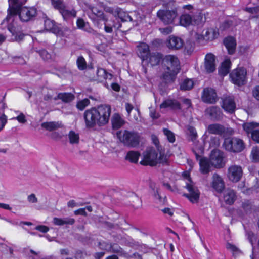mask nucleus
<instances>
[{"instance_id": "c756f323", "label": "nucleus", "mask_w": 259, "mask_h": 259, "mask_svg": "<svg viewBox=\"0 0 259 259\" xmlns=\"http://www.w3.org/2000/svg\"><path fill=\"white\" fill-rule=\"evenodd\" d=\"M54 99L55 100L60 99L64 102L68 103L74 99V96L71 93H59L58 95L54 98Z\"/></svg>"}, {"instance_id": "603ef678", "label": "nucleus", "mask_w": 259, "mask_h": 259, "mask_svg": "<svg viewBox=\"0 0 259 259\" xmlns=\"http://www.w3.org/2000/svg\"><path fill=\"white\" fill-rule=\"evenodd\" d=\"M210 146L211 147L217 148L220 146V140L218 137L211 138L209 142Z\"/></svg>"}, {"instance_id": "09e8293b", "label": "nucleus", "mask_w": 259, "mask_h": 259, "mask_svg": "<svg viewBox=\"0 0 259 259\" xmlns=\"http://www.w3.org/2000/svg\"><path fill=\"white\" fill-rule=\"evenodd\" d=\"M45 29L50 31H54L55 30V24L54 22L50 20H46L45 21Z\"/></svg>"}, {"instance_id": "7c9ffc66", "label": "nucleus", "mask_w": 259, "mask_h": 259, "mask_svg": "<svg viewBox=\"0 0 259 259\" xmlns=\"http://www.w3.org/2000/svg\"><path fill=\"white\" fill-rule=\"evenodd\" d=\"M259 126V124L256 122H246L243 124L242 127L244 131L248 135L252 134L254 131L257 130L256 128Z\"/></svg>"}, {"instance_id": "79ce46f5", "label": "nucleus", "mask_w": 259, "mask_h": 259, "mask_svg": "<svg viewBox=\"0 0 259 259\" xmlns=\"http://www.w3.org/2000/svg\"><path fill=\"white\" fill-rule=\"evenodd\" d=\"M85 210H87L89 212L92 211V207L91 206H88L84 208H79L74 211V213L75 215H82L86 216L87 215Z\"/></svg>"}, {"instance_id": "13d9d810", "label": "nucleus", "mask_w": 259, "mask_h": 259, "mask_svg": "<svg viewBox=\"0 0 259 259\" xmlns=\"http://www.w3.org/2000/svg\"><path fill=\"white\" fill-rule=\"evenodd\" d=\"M38 52L44 60H47L51 58V55L45 50H39Z\"/></svg>"}, {"instance_id": "9d476101", "label": "nucleus", "mask_w": 259, "mask_h": 259, "mask_svg": "<svg viewBox=\"0 0 259 259\" xmlns=\"http://www.w3.org/2000/svg\"><path fill=\"white\" fill-rule=\"evenodd\" d=\"M177 11L176 9L170 10H160L157 12V17L165 24L172 23L177 17Z\"/></svg>"}, {"instance_id": "6ab92c4d", "label": "nucleus", "mask_w": 259, "mask_h": 259, "mask_svg": "<svg viewBox=\"0 0 259 259\" xmlns=\"http://www.w3.org/2000/svg\"><path fill=\"white\" fill-rule=\"evenodd\" d=\"M137 53L143 60H147L150 54L149 46L144 42L140 43L137 47Z\"/></svg>"}, {"instance_id": "2f4dec72", "label": "nucleus", "mask_w": 259, "mask_h": 259, "mask_svg": "<svg viewBox=\"0 0 259 259\" xmlns=\"http://www.w3.org/2000/svg\"><path fill=\"white\" fill-rule=\"evenodd\" d=\"M180 23L184 26L193 24L192 17L189 14H183L180 18Z\"/></svg>"}, {"instance_id": "f257e3e1", "label": "nucleus", "mask_w": 259, "mask_h": 259, "mask_svg": "<svg viewBox=\"0 0 259 259\" xmlns=\"http://www.w3.org/2000/svg\"><path fill=\"white\" fill-rule=\"evenodd\" d=\"M25 2L26 0H9V8L8 10V15L3 21L1 25H3L6 22H15L18 13L20 19L23 22H27L34 18L37 14L36 9L34 7H22Z\"/></svg>"}, {"instance_id": "5701e85b", "label": "nucleus", "mask_w": 259, "mask_h": 259, "mask_svg": "<svg viewBox=\"0 0 259 259\" xmlns=\"http://www.w3.org/2000/svg\"><path fill=\"white\" fill-rule=\"evenodd\" d=\"M41 126L47 131H52L62 128L63 124L61 121H50L42 123Z\"/></svg>"}, {"instance_id": "c9c22d12", "label": "nucleus", "mask_w": 259, "mask_h": 259, "mask_svg": "<svg viewBox=\"0 0 259 259\" xmlns=\"http://www.w3.org/2000/svg\"><path fill=\"white\" fill-rule=\"evenodd\" d=\"M69 142L71 144H76L79 143V134L73 131H70L68 134Z\"/></svg>"}, {"instance_id": "423d86ee", "label": "nucleus", "mask_w": 259, "mask_h": 259, "mask_svg": "<svg viewBox=\"0 0 259 259\" xmlns=\"http://www.w3.org/2000/svg\"><path fill=\"white\" fill-rule=\"evenodd\" d=\"M117 135L120 141L125 146L135 147L139 144L140 136L137 132L121 131L117 133Z\"/></svg>"}, {"instance_id": "5fc2aeb1", "label": "nucleus", "mask_w": 259, "mask_h": 259, "mask_svg": "<svg viewBox=\"0 0 259 259\" xmlns=\"http://www.w3.org/2000/svg\"><path fill=\"white\" fill-rule=\"evenodd\" d=\"M252 204L249 200H244L242 202V208L246 212H248L251 209Z\"/></svg>"}, {"instance_id": "2eb2a0df", "label": "nucleus", "mask_w": 259, "mask_h": 259, "mask_svg": "<svg viewBox=\"0 0 259 259\" xmlns=\"http://www.w3.org/2000/svg\"><path fill=\"white\" fill-rule=\"evenodd\" d=\"M183 45L184 42L181 38L174 35L169 36L166 41V46L169 49L174 50L180 49Z\"/></svg>"}, {"instance_id": "72a5a7b5", "label": "nucleus", "mask_w": 259, "mask_h": 259, "mask_svg": "<svg viewBox=\"0 0 259 259\" xmlns=\"http://www.w3.org/2000/svg\"><path fill=\"white\" fill-rule=\"evenodd\" d=\"M59 12L64 19H66L70 17H74L76 16V11L73 9H71L70 10L67 9L65 6H64V8H62V10H60Z\"/></svg>"}, {"instance_id": "338daca9", "label": "nucleus", "mask_w": 259, "mask_h": 259, "mask_svg": "<svg viewBox=\"0 0 259 259\" xmlns=\"http://www.w3.org/2000/svg\"><path fill=\"white\" fill-rule=\"evenodd\" d=\"M111 249L115 253H122V248L119 247L117 245H111Z\"/></svg>"}, {"instance_id": "473e14b6", "label": "nucleus", "mask_w": 259, "mask_h": 259, "mask_svg": "<svg viewBox=\"0 0 259 259\" xmlns=\"http://www.w3.org/2000/svg\"><path fill=\"white\" fill-rule=\"evenodd\" d=\"M231 62L229 60H225L222 64L221 68L219 69V73L222 76H225L229 72Z\"/></svg>"}, {"instance_id": "680f3d73", "label": "nucleus", "mask_w": 259, "mask_h": 259, "mask_svg": "<svg viewBox=\"0 0 259 259\" xmlns=\"http://www.w3.org/2000/svg\"><path fill=\"white\" fill-rule=\"evenodd\" d=\"M160 32L164 34H168L172 31V28L171 26H167L165 28H160Z\"/></svg>"}, {"instance_id": "412c9836", "label": "nucleus", "mask_w": 259, "mask_h": 259, "mask_svg": "<svg viewBox=\"0 0 259 259\" xmlns=\"http://www.w3.org/2000/svg\"><path fill=\"white\" fill-rule=\"evenodd\" d=\"M212 186L219 192H221L225 188V184L223 179L217 174H214L213 175Z\"/></svg>"}, {"instance_id": "0e129e2a", "label": "nucleus", "mask_w": 259, "mask_h": 259, "mask_svg": "<svg viewBox=\"0 0 259 259\" xmlns=\"http://www.w3.org/2000/svg\"><path fill=\"white\" fill-rule=\"evenodd\" d=\"M64 225H73L75 223V220L73 218H66L63 219Z\"/></svg>"}, {"instance_id": "69168bd1", "label": "nucleus", "mask_w": 259, "mask_h": 259, "mask_svg": "<svg viewBox=\"0 0 259 259\" xmlns=\"http://www.w3.org/2000/svg\"><path fill=\"white\" fill-rule=\"evenodd\" d=\"M35 229L42 233H46L49 231V228L46 226L39 225L36 227Z\"/></svg>"}, {"instance_id": "4468645a", "label": "nucleus", "mask_w": 259, "mask_h": 259, "mask_svg": "<svg viewBox=\"0 0 259 259\" xmlns=\"http://www.w3.org/2000/svg\"><path fill=\"white\" fill-rule=\"evenodd\" d=\"M150 194L153 197L155 201L159 204H164L166 202V196H162L159 188L155 184L150 185Z\"/></svg>"}, {"instance_id": "393cba45", "label": "nucleus", "mask_w": 259, "mask_h": 259, "mask_svg": "<svg viewBox=\"0 0 259 259\" xmlns=\"http://www.w3.org/2000/svg\"><path fill=\"white\" fill-rule=\"evenodd\" d=\"M224 43L227 49L228 53L233 54L235 51L236 46L235 39L232 37H228L224 39Z\"/></svg>"}, {"instance_id": "a18cd8bd", "label": "nucleus", "mask_w": 259, "mask_h": 259, "mask_svg": "<svg viewBox=\"0 0 259 259\" xmlns=\"http://www.w3.org/2000/svg\"><path fill=\"white\" fill-rule=\"evenodd\" d=\"M97 80L102 81L105 79L106 71L103 68H99L97 70Z\"/></svg>"}, {"instance_id": "bb28decb", "label": "nucleus", "mask_w": 259, "mask_h": 259, "mask_svg": "<svg viewBox=\"0 0 259 259\" xmlns=\"http://www.w3.org/2000/svg\"><path fill=\"white\" fill-rule=\"evenodd\" d=\"M200 170L203 174H208L210 171L211 163L209 159L206 158H202L199 161Z\"/></svg>"}, {"instance_id": "39448f33", "label": "nucleus", "mask_w": 259, "mask_h": 259, "mask_svg": "<svg viewBox=\"0 0 259 259\" xmlns=\"http://www.w3.org/2000/svg\"><path fill=\"white\" fill-rule=\"evenodd\" d=\"M222 147L229 152L237 153L243 150L245 148V144L242 139L232 137L225 138Z\"/></svg>"}, {"instance_id": "4d7b16f0", "label": "nucleus", "mask_w": 259, "mask_h": 259, "mask_svg": "<svg viewBox=\"0 0 259 259\" xmlns=\"http://www.w3.org/2000/svg\"><path fill=\"white\" fill-rule=\"evenodd\" d=\"M99 246L100 249L107 251L110 250L111 248V245L105 242H99Z\"/></svg>"}, {"instance_id": "de8ad7c7", "label": "nucleus", "mask_w": 259, "mask_h": 259, "mask_svg": "<svg viewBox=\"0 0 259 259\" xmlns=\"http://www.w3.org/2000/svg\"><path fill=\"white\" fill-rule=\"evenodd\" d=\"M251 156L252 160L254 162L259 161V148L253 147L251 151Z\"/></svg>"}, {"instance_id": "4be33fe9", "label": "nucleus", "mask_w": 259, "mask_h": 259, "mask_svg": "<svg viewBox=\"0 0 259 259\" xmlns=\"http://www.w3.org/2000/svg\"><path fill=\"white\" fill-rule=\"evenodd\" d=\"M205 112L212 119L218 120L222 117L223 114L218 107L211 106L207 108Z\"/></svg>"}, {"instance_id": "cd10ccee", "label": "nucleus", "mask_w": 259, "mask_h": 259, "mask_svg": "<svg viewBox=\"0 0 259 259\" xmlns=\"http://www.w3.org/2000/svg\"><path fill=\"white\" fill-rule=\"evenodd\" d=\"M160 107L161 108L170 107L172 109H180L181 105L177 100L168 99L161 103Z\"/></svg>"}, {"instance_id": "052dcab7", "label": "nucleus", "mask_w": 259, "mask_h": 259, "mask_svg": "<svg viewBox=\"0 0 259 259\" xmlns=\"http://www.w3.org/2000/svg\"><path fill=\"white\" fill-rule=\"evenodd\" d=\"M252 139L257 143H259V130H256L251 135Z\"/></svg>"}, {"instance_id": "a19ab883", "label": "nucleus", "mask_w": 259, "mask_h": 259, "mask_svg": "<svg viewBox=\"0 0 259 259\" xmlns=\"http://www.w3.org/2000/svg\"><path fill=\"white\" fill-rule=\"evenodd\" d=\"M118 16L122 21H133L131 16L121 10L118 11Z\"/></svg>"}, {"instance_id": "8fccbe9b", "label": "nucleus", "mask_w": 259, "mask_h": 259, "mask_svg": "<svg viewBox=\"0 0 259 259\" xmlns=\"http://www.w3.org/2000/svg\"><path fill=\"white\" fill-rule=\"evenodd\" d=\"M16 112L19 113V114L16 117L13 118V119L17 120L18 122L21 124L26 123L27 122V119L24 114L22 112L19 113V111H16Z\"/></svg>"}, {"instance_id": "a878e982", "label": "nucleus", "mask_w": 259, "mask_h": 259, "mask_svg": "<svg viewBox=\"0 0 259 259\" xmlns=\"http://www.w3.org/2000/svg\"><path fill=\"white\" fill-rule=\"evenodd\" d=\"M215 32L210 29L204 30L202 35L197 34V39L200 40L203 39L206 41H210L213 40L216 37Z\"/></svg>"}, {"instance_id": "20e7f679", "label": "nucleus", "mask_w": 259, "mask_h": 259, "mask_svg": "<svg viewBox=\"0 0 259 259\" xmlns=\"http://www.w3.org/2000/svg\"><path fill=\"white\" fill-rule=\"evenodd\" d=\"M89 9L91 12L89 16L93 20L95 25L99 28H101L102 27L99 22L101 20L104 21V30L107 33L112 32L113 28L118 29L121 27L120 24L117 26L114 21L109 20L103 11L97 7L90 6Z\"/></svg>"}, {"instance_id": "864d4df0", "label": "nucleus", "mask_w": 259, "mask_h": 259, "mask_svg": "<svg viewBox=\"0 0 259 259\" xmlns=\"http://www.w3.org/2000/svg\"><path fill=\"white\" fill-rule=\"evenodd\" d=\"M226 248L231 251L234 255L239 252V249L234 245L230 243H227L226 244Z\"/></svg>"}, {"instance_id": "c03bdc74", "label": "nucleus", "mask_w": 259, "mask_h": 259, "mask_svg": "<svg viewBox=\"0 0 259 259\" xmlns=\"http://www.w3.org/2000/svg\"><path fill=\"white\" fill-rule=\"evenodd\" d=\"M90 100L88 99H84L79 101L76 104L77 108L80 110H83L90 104Z\"/></svg>"}, {"instance_id": "774afa93", "label": "nucleus", "mask_w": 259, "mask_h": 259, "mask_svg": "<svg viewBox=\"0 0 259 259\" xmlns=\"http://www.w3.org/2000/svg\"><path fill=\"white\" fill-rule=\"evenodd\" d=\"M252 94L253 97L257 100H259V85L254 88L253 90Z\"/></svg>"}, {"instance_id": "49530a36", "label": "nucleus", "mask_w": 259, "mask_h": 259, "mask_svg": "<svg viewBox=\"0 0 259 259\" xmlns=\"http://www.w3.org/2000/svg\"><path fill=\"white\" fill-rule=\"evenodd\" d=\"M158 160V163H161L163 165H167L169 164V156L167 155H165L160 153Z\"/></svg>"}, {"instance_id": "e433bc0d", "label": "nucleus", "mask_w": 259, "mask_h": 259, "mask_svg": "<svg viewBox=\"0 0 259 259\" xmlns=\"http://www.w3.org/2000/svg\"><path fill=\"white\" fill-rule=\"evenodd\" d=\"M194 85V82L192 80L186 79L181 83L180 89L181 90L186 91L191 90Z\"/></svg>"}, {"instance_id": "ea45409f", "label": "nucleus", "mask_w": 259, "mask_h": 259, "mask_svg": "<svg viewBox=\"0 0 259 259\" xmlns=\"http://www.w3.org/2000/svg\"><path fill=\"white\" fill-rule=\"evenodd\" d=\"M76 64L78 68L80 70H83L87 68V63L84 58L82 56H79L76 60Z\"/></svg>"}, {"instance_id": "aec40b11", "label": "nucleus", "mask_w": 259, "mask_h": 259, "mask_svg": "<svg viewBox=\"0 0 259 259\" xmlns=\"http://www.w3.org/2000/svg\"><path fill=\"white\" fill-rule=\"evenodd\" d=\"M6 25L5 27H7L9 31L13 36H15V39L16 41H20L23 39L24 34L21 32H16L15 22H12V21H11L8 23L6 22L3 25Z\"/></svg>"}, {"instance_id": "6e6d98bb", "label": "nucleus", "mask_w": 259, "mask_h": 259, "mask_svg": "<svg viewBox=\"0 0 259 259\" xmlns=\"http://www.w3.org/2000/svg\"><path fill=\"white\" fill-rule=\"evenodd\" d=\"M202 15L199 13L196 14L192 17L193 24H199L202 21Z\"/></svg>"}, {"instance_id": "37998d69", "label": "nucleus", "mask_w": 259, "mask_h": 259, "mask_svg": "<svg viewBox=\"0 0 259 259\" xmlns=\"http://www.w3.org/2000/svg\"><path fill=\"white\" fill-rule=\"evenodd\" d=\"M163 131L169 142L174 143L175 141V134L167 128H164Z\"/></svg>"}, {"instance_id": "f3484780", "label": "nucleus", "mask_w": 259, "mask_h": 259, "mask_svg": "<svg viewBox=\"0 0 259 259\" xmlns=\"http://www.w3.org/2000/svg\"><path fill=\"white\" fill-rule=\"evenodd\" d=\"M222 107L226 112L233 113L236 108V104L233 97L227 96L222 98Z\"/></svg>"}, {"instance_id": "bf43d9fd", "label": "nucleus", "mask_w": 259, "mask_h": 259, "mask_svg": "<svg viewBox=\"0 0 259 259\" xmlns=\"http://www.w3.org/2000/svg\"><path fill=\"white\" fill-rule=\"evenodd\" d=\"M7 121V117L6 115L3 114L0 117V131H1L5 126Z\"/></svg>"}, {"instance_id": "dca6fc26", "label": "nucleus", "mask_w": 259, "mask_h": 259, "mask_svg": "<svg viewBox=\"0 0 259 259\" xmlns=\"http://www.w3.org/2000/svg\"><path fill=\"white\" fill-rule=\"evenodd\" d=\"M201 98L205 103L213 104L217 101V94L212 89L205 88L203 90Z\"/></svg>"}, {"instance_id": "58836bf2", "label": "nucleus", "mask_w": 259, "mask_h": 259, "mask_svg": "<svg viewBox=\"0 0 259 259\" xmlns=\"http://www.w3.org/2000/svg\"><path fill=\"white\" fill-rule=\"evenodd\" d=\"M112 123L114 128H118L122 125L123 121L118 115H115L112 119Z\"/></svg>"}, {"instance_id": "ddd939ff", "label": "nucleus", "mask_w": 259, "mask_h": 259, "mask_svg": "<svg viewBox=\"0 0 259 259\" xmlns=\"http://www.w3.org/2000/svg\"><path fill=\"white\" fill-rule=\"evenodd\" d=\"M189 183H187L186 188L189 192V194H185L184 196L188 198L192 203L197 202L199 198V192L198 189L194 186L191 181L189 179Z\"/></svg>"}, {"instance_id": "4c0bfd02", "label": "nucleus", "mask_w": 259, "mask_h": 259, "mask_svg": "<svg viewBox=\"0 0 259 259\" xmlns=\"http://www.w3.org/2000/svg\"><path fill=\"white\" fill-rule=\"evenodd\" d=\"M187 134L189 139L192 141H194L197 138V133L195 128L191 126L187 127Z\"/></svg>"}, {"instance_id": "f8f14e48", "label": "nucleus", "mask_w": 259, "mask_h": 259, "mask_svg": "<svg viewBox=\"0 0 259 259\" xmlns=\"http://www.w3.org/2000/svg\"><path fill=\"white\" fill-rule=\"evenodd\" d=\"M243 175L242 167L237 165H232L228 167L227 177L230 181L236 183L240 181Z\"/></svg>"}, {"instance_id": "7ed1b4c3", "label": "nucleus", "mask_w": 259, "mask_h": 259, "mask_svg": "<svg viewBox=\"0 0 259 259\" xmlns=\"http://www.w3.org/2000/svg\"><path fill=\"white\" fill-rule=\"evenodd\" d=\"M164 73L162 78L166 83L172 82L180 69L178 58L174 55H166L162 60Z\"/></svg>"}, {"instance_id": "9b49d317", "label": "nucleus", "mask_w": 259, "mask_h": 259, "mask_svg": "<svg viewBox=\"0 0 259 259\" xmlns=\"http://www.w3.org/2000/svg\"><path fill=\"white\" fill-rule=\"evenodd\" d=\"M246 73L247 71L245 68H239L234 70L230 76L234 84L241 85L244 84L246 81Z\"/></svg>"}, {"instance_id": "a211bd4d", "label": "nucleus", "mask_w": 259, "mask_h": 259, "mask_svg": "<svg viewBox=\"0 0 259 259\" xmlns=\"http://www.w3.org/2000/svg\"><path fill=\"white\" fill-rule=\"evenodd\" d=\"M204 67L208 73L212 72L215 70V56L212 53H208L206 55Z\"/></svg>"}, {"instance_id": "c85d7f7f", "label": "nucleus", "mask_w": 259, "mask_h": 259, "mask_svg": "<svg viewBox=\"0 0 259 259\" xmlns=\"http://www.w3.org/2000/svg\"><path fill=\"white\" fill-rule=\"evenodd\" d=\"M162 55L158 52L150 53L148 56L149 62L152 66L158 65L162 59Z\"/></svg>"}, {"instance_id": "f03ea898", "label": "nucleus", "mask_w": 259, "mask_h": 259, "mask_svg": "<svg viewBox=\"0 0 259 259\" xmlns=\"http://www.w3.org/2000/svg\"><path fill=\"white\" fill-rule=\"evenodd\" d=\"M110 114L111 108L106 105L86 110L83 114L86 126L91 128L96 125H105L109 121Z\"/></svg>"}, {"instance_id": "e2e57ef3", "label": "nucleus", "mask_w": 259, "mask_h": 259, "mask_svg": "<svg viewBox=\"0 0 259 259\" xmlns=\"http://www.w3.org/2000/svg\"><path fill=\"white\" fill-rule=\"evenodd\" d=\"M151 139L153 143L156 146L157 150L159 151V141L157 138V137L155 135H151Z\"/></svg>"}, {"instance_id": "1a4fd4ad", "label": "nucleus", "mask_w": 259, "mask_h": 259, "mask_svg": "<svg viewBox=\"0 0 259 259\" xmlns=\"http://www.w3.org/2000/svg\"><path fill=\"white\" fill-rule=\"evenodd\" d=\"M207 131L209 134L219 136L232 135L234 134V130L229 127H226L219 123H213L209 125Z\"/></svg>"}, {"instance_id": "6e6552de", "label": "nucleus", "mask_w": 259, "mask_h": 259, "mask_svg": "<svg viewBox=\"0 0 259 259\" xmlns=\"http://www.w3.org/2000/svg\"><path fill=\"white\" fill-rule=\"evenodd\" d=\"M209 160L211 165L216 168H222L226 164L224 153L219 149H214L211 152Z\"/></svg>"}, {"instance_id": "b1692460", "label": "nucleus", "mask_w": 259, "mask_h": 259, "mask_svg": "<svg viewBox=\"0 0 259 259\" xmlns=\"http://www.w3.org/2000/svg\"><path fill=\"white\" fill-rule=\"evenodd\" d=\"M237 196L236 192L232 189H227L224 194V199L228 204H233L236 199Z\"/></svg>"}, {"instance_id": "0eeeda50", "label": "nucleus", "mask_w": 259, "mask_h": 259, "mask_svg": "<svg viewBox=\"0 0 259 259\" xmlns=\"http://www.w3.org/2000/svg\"><path fill=\"white\" fill-rule=\"evenodd\" d=\"M158 153L153 147H149L143 152L140 164L143 165L154 166L158 163Z\"/></svg>"}, {"instance_id": "3c124183", "label": "nucleus", "mask_w": 259, "mask_h": 259, "mask_svg": "<svg viewBox=\"0 0 259 259\" xmlns=\"http://www.w3.org/2000/svg\"><path fill=\"white\" fill-rule=\"evenodd\" d=\"M52 4L55 9L59 11L62 10L65 6L63 0H52Z\"/></svg>"}, {"instance_id": "f704fd0d", "label": "nucleus", "mask_w": 259, "mask_h": 259, "mask_svg": "<svg viewBox=\"0 0 259 259\" xmlns=\"http://www.w3.org/2000/svg\"><path fill=\"white\" fill-rule=\"evenodd\" d=\"M140 156V153L138 151H130L127 153L126 159L132 162L136 163L138 162Z\"/></svg>"}]
</instances>
